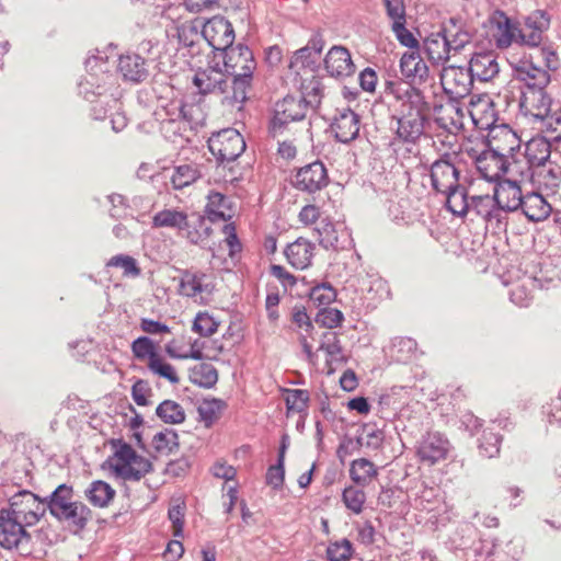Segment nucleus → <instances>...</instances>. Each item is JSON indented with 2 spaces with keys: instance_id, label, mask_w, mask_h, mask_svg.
<instances>
[{
  "instance_id": "48",
  "label": "nucleus",
  "mask_w": 561,
  "mask_h": 561,
  "mask_svg": "<svg viewBox=\"0 0 561 561\" xmlns=\"http://www.w3.org/2000/svg\"><path fill=\"white\" fill-rule=\"evenodd\" d=\"M316 232L320 245L324 249L337 250L343 248V244L340 243L335 226L332 222L325 220L320 221L319 226L316 228Z\"/></svg>"
},
{
  "instance_id": "37",
  "label": "nucleus",
  "mask_w": 561,
  "mask_h": 561,
  "mask_svg": "<svg viewBox=\"0 0 561 561\" xmlns=\"http://www.w3.org/2000/svg\"><path fill=\"white\" fill-rule=\"evenodd\" d=\"M112 470L117 478L139 481L152 470V463L149 459L137 455L130 466H112Z\"/></svg>"
},
{
  "instance_id": "31",
  "label": "nucleus",
  "mask_w": 561,
  "mask_h": 561,
  "mask_svg": "<svg viewBox=\"0 0 561 561\" xmlns=\"http://www.w3.org/2000/svg\"><path fill=\"white\" fill-rule=\"evenodd\" d=\"M168 113L180 116L186 127L190 126V128L197 127L204 122L202 106L196 103L172 101L168 104Z\"/></svg>"
},
{
  "instance_id": "30",
  "label": "nucleus",
  "mask_w": 561,
  "mask_h": 561,
  "mask_svg": "<svg viewBox=\"0 0 561 561\" xmlns=\"http://www.w3.org/2000/svg\"><path fill=\"white\" fill-rule=\"evenodd\" d=\"M284 253L293 267L304 270L311 264L313 245L308 240L298 238L286 247Z\"/></svg>"
},
{
  "instance_id": "11",
  "label": "nucleus",
  "mask_w": 561,
  "mask_h": 561,
  "mask_svg": "<svg viewBox=\"0 0 561 561\" xmlns=\"http://www.w3.org/2000/svg\"><path fill=\"white\" fill-rule=\"evenodd\" d=\"M290 184L300 192L314 194L328 186V170L323 162L316 160L298 168L290 180Z\"/></svg>"
},
{
  "instance_id": "38",
  "label": "nucleus",
  "mask_w": 561,
  "mask_h": 561,
  "mask_svg": "<svg viewBox=\"0 0 561 561\" xmlns=\"http://www.w3.org/2000/svg\"><path fill=\"white\" fill-rule=\"evenodd\" d=\"M188 378L194 385L210 389L218 381V370L209 363H201L190 368Z\"/></svg>"
},
{
  "instance_id": "34",
  "label": "nucleus",
  "mask_w": 561,
  "mask_h": 561,
  "mask_svg": "<svg viewBox=\"0 0 561 561\" xmlns=\"http://www.w3.org/2000/svg\"><path fill=\"white\" fill-rule=\"evenodd\" d=\"M83 494L92 506L105 508L113 502L116 491L107 482L94 480L87 486Z\"/></svg>"
},
{
  "instance_id": "52",
  "label": "nucleus",
  "mask_w": 561,
  "mask_h": 561,
  "mask_svg": "<svg viewBox=\"0 0 561 561\" xmlns=\"http://www.w3.org/2000/svg\"><path fill=\"white\" fill-rule=\"evenodd\" d=\"M152 445L158 453L170 454L179 447V436L174 430H165L153 436Z\"/></svg>"
},
{
  "instance_id": "20",
  "label": "nucleus",
  "mask_w": 561,
  "mask_h": 561,
  "mask_svg": "<svg viewBox=\"0 0 561 561\" xmlns=\"http://www.w3.org/2000/svg\"><path fill=\"white\" fill-rule=\"evenodd\" d=\"M514 76L522 83L520 91L542 90L551 81L550 73L529 61H520L514 68Z\"/></svg>"
},
{
  "instance_id": "45",
  "label": "nucleus",
  "mask_w": 561,
  "mask_h": 561,
  "mask_svg": "<svg viewBox=\"0 0 561 561\" xmlns=\"http://www.w3.org/2000/svg\"><path fill=\"white\" fill-rule=\"evenodd\" d=\"M156 414L168 424H180L185 421L184 409L172 400L161 402L156 409Z\"/></svg>"
},
{
  "instance_id": "2",
  "label": "nucleus",
  "mask_w": 561,
  "mask_h": 561,
  "mask_svg": "<svg viewBox=\"0 0 561 561\" xmlns=\"http://www.w3.org/2000/svg\"><path fill=\"white\" fill-rule=\"evenodd\" d=\"M225 72L231 79V98L242 104L248 99L256 61L252 50L242 44L230 46L221 53Z\"/></svg>"
},
{
  "instance_id": "22",
  "label": "nucleus",
  "mask_w": 561,
  "mask_h": 561,
  "mask_svg": "<svg viewBox=\"0 0 561 561\" xmlns=\"http://www.w3.org/2000/svg\"><path fill=\"white\" fill-rule=\"evenodd\" d=\"M330 128L337 141L347 144L359 134V115L350 108L340 110Z\"/></svg>"
},
{
  "instance_id": "36",
  "label": "nucleus",
  "mask_w": 561,
  "mask_h": 561,
  "mask_svg": "<svg viewBox=\"0 0 561 561\" xmlns=\"http://www.w3.org/2000/svg\"><path fill=\"white\" fill-rule=\"evenodd\" d=\"M446 197V208L454 215L462 217L470 211V197L463 182L456 188L440 193Z\"/></svg>"
},
{
  "instance_id": "6",
  "label": "nucleus",
  "mask_w": 561,
  "mask_h": 561,
  "mask_svg": "<svg viewBox=\"0 0 561 561\" xmlns=\"http://www.w3.org/2000/svg\"><path fill=\"white\" fill-rule=\"evenodd\" d=\"M27 528L2 508L0 511V547L5 550H16L22 556L31 554L33 543Z\"/></svg>"
},
{
  "instance_id": "46",
  "label": "nucleus",
  "mask_w": 561,
  "mask_h": 561,
  "mask_svg": "<svg viewBox=\"0 0 561 561\" xmlns=\"http://www.w3.org/2000/svg\"><path fill=\"white\" fill-rule=\"evenodd\" d=\"M201 178V172L195 164H181L176 167L171 176L172 186L175 190H181L191 185Z\"/></svg>"
},
{
  "instance_id": "19",
  "label": "nucleus",
  "mask_w": 561,
  "mask_h": 561,
  "mask_svg": "<svg viewBox=\"0 0 561 561\" xmlns=\"http://www.w3.org/2000/svg\"><path fill=\"white\" fill-rule=\"evenodd\" d=\"M450 449L449 440L439 433H428L417 446V456L422 462L434 465L446 459Z\"/></svg>"
},
{
  "instance_id": "64",
  "label": "nucleus",
  "mask_w": 561,
  "mask_h": 561,
  "mask_svg": "<svg viewBox=\"0 0 561 561\" xmlns=\"http://www.w3.org/2000/svg\"><path fill=\"white\" fill-rule=\"evenodd\" d=\"M148 368L153 374L169 380L173 385L179 383L180 381L174 367L171 364L162 362L161 357L153 359L152 362H148Z\"/></svg>"
},
{
  "instance_id": "5",
  "label": "nucleus",
  "mask_w": 561,
  "mask_h": 561,
  "mask_svg": "<svg viewBox=\"0 0 561 561\" xmlns=\"http://www.w3.org/2000/svg\"><path fill=\"white\" fill-rule=\"evenodd\" d=\"M11 516L32 527L36 525L48 511V495L39 497L28 490H21L9 500V507L4 508Z\"/></svg>"
},
{
  "instance_id": "41",
  "label": "nucleus",
  "mask_w": 561,
  "mask_h": 561,
  "mask_svg": "<svg viewBox=\"0 0 561 561\" xmlns=\"http://www.w3.org/2000/svg\"><path fill=\"white\" fill-rule=\"evenodd\" d=\"M424 49L427 57L436 64L445 62L449 59V48H447L442 30L437 33L436 37H427L424 42Z\"/></svg>"
},
{
  "instance_id": "56",
  "label": "nucleus",
  "mask_w": 561,
  "mask_h": 561,
  "mask_svg": "<svg viewBox=\"0 0 561 561\" xmlns=\"http://www.w3.org/2000/svg\"><path fill=\"white\" fill-rule=\"evenodd\" d=\"M528 285H533L531 279H527V283H514L510 289V300L518 307H527L531 299V289Z\"/></svg>"
},
{
  "instance_id": "1",
  "label": "nucleus",
  "mask_w": 561,
  "mask_h": 561,
  "mask_svg": "<svg viewBox=\"0 0 561 561\" xmlns=\"http://www.w3.org/2000/svg\"><path fill=\"white\" fill-rule=\"evenodd\" d=\"M48 512L73 534L82 531L93 517L92 510L75 499L73 486L67 483L59 484L48 495Z\"/></svg>"
},
{
  "instance_id": "10",
  "label": "nucleus",
  "mask_w": 561,
  "mask_h": 561,
  "mask_svg": "<svg viewBox=\"0 0 561 561\" xmlns=\"http://www.w3.org/2000/svg\"><path fill=\"white\" fill-rule=\"evenodd\" d=\"M242 135L234 128H227L214 134L208 140L210 152L220 162L234 161L245 150Z\"/></svg>"
},
{
  "instance_id": "7",
  "label": "nucleus",
  "mask_w": 561,
  "mask_h": 561,
  "mask_svg": "<svg viewBox=\"0 0 561 561\" xmlns=\"http://www.w3.org/2000/svg\"><path fill=\"white\" fill-rule=\"evenodd\" d=\"M457 160L456 152H445L430 165L431 185L436 193L456 188L462 182Z\"/></svg>"
},
{
  "instance_id": "43",
  "label": "nucleus",
  "mask_w": 561,
  "mask_h": 561,
  "mask_svg": "<svg viewBox=\"0 0 561 561\" xmlns=\"http://www.w3.org/2000/svg\"><path fill=\"white\" fill-rule=\"evenodd\" d=\"M319 350L325 352L329 357L328 363H346V357L343 355V348L336 332H324Z\"/></svg>"
},
{
  "instance_id": "35",
  "label": "nucleus",
  "mask_w": 561,
  "mask_h": 561,
  "mask_svg": "<svg viewBox=\"0 0 561 561\" xmlns=\"http://www.w3.org/2000/svg\"><path fill=\"white\" fill-rule=\"evenodd\" d=\"M211 227L208 225V218L199 214H186V225H183L181 233L194 244L203 243L210 236Z\"/></svg>"
},
{
  "instance_id": "61",
  "label": "nucleus",
  "mask_w": 561,
  "mask_h": 561,
  "mask_svg": "<svg viewBox=\"0 0 561 561\" xmlns=\"http://www.w3.org/2000/svg\"><path fill=\"white\" fill-rule=\"evenodd\" d=\"M343 312L335 308H323L317 314L316 321L323 328L334 329L342 324Z\"/></svg>"
},
{
  "instance_id": "13",
  "label": "nucleus",
  "mask_w": 561,
  "mask_h": 561,
  "mask_svg": "<svg viewBox=\"0 0 561 561\" xmlns=\"http://www.w3.org/2000/svg\"><path fill=\"white\" fill-rule=\"evenodd\" d=\"M202 35L215 51L220 53L232 46L236 37L232 24L221 15L207 20L203 25Z\"/></svg>"
},
{
  "instance_id": "50",
  "label": "nucleus",
  "mask_w": 561,
  "mask_h": 561,
  "mask_svg": "<svg viewBox=\"0 0 561 561\" xmlns=\"http://www.w3.org/2000/svg\"><path fill=\"white\" fill-rule=\"evenodd\" d=\"M497 205L494 194L493 195H474L470 197V211L476 213L484 221L491 216L492 210Z\"/></svg>"
},
{
  "instance_id": "15",
  "label": "nucleus",
  "mask_w": 561,
  "mask_h": 561,
  "mask_svg": "<svg viewBox=\"0 0 561 561\" xmlns=\"http://www.w3.org/2000/svg\"><path fill=\"white\" fill-rule=\"evenodd\" d=\"M488 148L506 160H518L522 140L508 126L494 127L489 133Z\"/></svg>"
},
{
  "instance_id": "42",
  "label": "nucleus",
  "mask_w": 561,
  "mask_h": 561,
  "mask_svg": "<svg viewBox=\"0 0 561 561\" xmlns=\"http://www.w3.org/2000/svg\"><path fill=\"white\" fill-rule=\"evenodd\" d=\"M227 408L226 401L217 398L204 399L198 405L197 411L201 421L206 427H210L217 421L221 412Z\"/></svg>"
},
{
  "instance_id": "51",
  "label": "nucleus",
  "mask_w": 561,
  "mask_h": 561,
  "mask_svg": "<svg viewBox=\"0 0 561 561\" xmlns=\"http://www.w3.org/2000/svg\"><path fill=\"white\" fill-rule=\"evenodd\" d=\"M131 352L134 356L139 360L148 358V362H152L153 359H158L160 357L157 353L153 341L148 336H139L133 341Z\"/></svg>"
},
{
  "instance_id": "63",
  "label": "nucleus",
  "mask_w": 561,
  "mask_h": 561,
  "mask_svg": "<svg viewBox=\"0 0 561 561\" xmlns=\"http://www.w3.org/2000/svg\"><path fill=\"white\" fill-rule=\"evenodd\" d=\"M550 15L545 10H535L525 19L526 30L545 33L550 27Z\"/></svg>"
},
{
  "instance_id": "44",
  "label": "nucleus",
  "mask_w": 561,
  "mask_h": 561,
  "mask_svg": "<svg viewBox=\"0 0 561 561\" xmlns=\"http://www.w3.org/2000/svg\"><path fill=\"white\" fill-rule=\"evenodd\" d=\"M377 469L375 468V465L366 459V458H359L352 462L351 469H350V476L352 480L359 484L365 486L368 484L371 478L377 476Z\"/></svg>"
},
{
  "instance_id": "16",
  "label": "nucleus",
  "mask_w": 561,
  "mask_h": 561,
  "mask_svg": "<svg viewBox=\"0 0 561 561\" xmlns=\"http://www.w3.org/2000/svg\"><path fill=\"white\" fill-rule=\"evenodd\" d=\"M193 82L203 95L219 94L230 104L237 103L231 98V79L218 69L211 68L195 75Z\"/></svg>"
},
{
  "instance_id": "9",
  "label": "nucleus",
  "mask_w": 561,
  "mask_h": 561,
  "mask_svg": "<svg viewBox=\"0 0 561 561\" xmlns=\"http://www.w3.org/2000/svg\"><path fill=\"white\" fill-rule=\"evenodd\" d=\"M385 92L401 101L400 112L426 115L430 104L419 85H408L401 80L385 81Z\"/></svg>"
},
{
  "instance_id": "60",
  "label": "nucleus",
  "mask_w": 561,
  "mask_h": 561,
  "mask_svg": "<svg viewBox=\"0 0 561 561\" xmlns=\"http://www.w3.org/2000/svg\"><path fill=\"white\" fill-rule=\"evenodd\" d=\"M106 265L123 268L124 275L126 276L137 277L141 273V270L137 265V261L133 256L126 254L112 256Z\"/></svg>"
},
{
  "instance_id": "21",
  "label": "nucleus",
  "mask_w": 561,
  "mask_h": 561,
  "mask_svg": "<svg viewBox=\"0 0 561 561\" xmlns=\"http://www.w3.org/2000/svg\"><path fill=\"white\" fill-rule=\"evenodd\" d=\"M552 99L542 90L520 91L519 110L525 116L533 117L536 122L549 114Z\"/></svg>"
},
{
  "instance_id": "29",
  "label": "nucleus",
  "mask_w": 561,
  "mask_h": 561,
  "mask_svg": "<svg viewBox=\"0 0 561 561\" xmlns=\"http://www.w3.org/2000/svg\"><path fill=\"white\" fill-rule=\"evenodd\" d=\"M207 275L202 272L184 270L181 272L179 291L182 296L194 298L203 293H211L214 286L206 282Z\"/></svg>"
},
{
  "instance_id": "33",
  "label": "nucleus",
  "mask_w": 561,
  "mask_h": 561,
  "mask_svg": "<svg viewBox=\"0 0 561 561\" xmlns=\"http://www.w3.org/2000/svg\"><path fill=\"white\" fill-rule=\"evenodd\" d=\"M528 178L535 179L539 186L554 194L561 184V167L549 160L531 171Z\"/></svg>"
},
{
  "instance_id": "27",
  "label": "nucleus",
  "mask_w": 561,
  "mask_h": 561,
  "mask_svg": "<svg viewBox=\"0 0 561 561\" xmlns=\"http://www.w3.org/2000/svg\"><path fill=\"white\" fill-rule=\"evenodd\" d=\"M117 68L124 80L133 83H140L149 76L147 61L138 54L122 55Z\"/></svg>"
},
{
  "instance_id": "32",
  "label": "nucleus",
  "mask_w": 561,
  "mask_h": 561,
  "mask_svg": "<svg viewBox=\"0 0 561 561\" xmlns=\"http://www.w3.org/2000/svg\"><path fill=\"white\" fill-rule=\"evenodd\" d=\"M519 209L533 222L545 220L552 210L550 204L538 193L525 195Z\"/></svg>"
},
{
  "instance_id": "54",
  "label": "nucleus",
  "mask_w": 561,
  "mask_h": 561,
  "mask_svg": "<svg viewBox=\"0 0 561 561\" xmlns=\"http://www.w3.org/2000/svg\"><path fill=\"white\" fill-rule=\"evenodd\" d=\"M342 501L354 514H360L366 502V494L355 486H347L342 493Z\"/></svg>"
},
{
  "instance_id": "4",
  "label": "nucleus",
  "mask_w": 561,
  "mask_h": 561,
  "mask_svg": "<svg viewBox=\"0 0 561 561\" xmlns=\"http://www.w3.org/2000/svg\"><path fill=\"white\" fill-rule=\"evenodd\" d=\"M318 99L307 101L304 95H286L276 102L274 115L270 123V130L273 136L280 134L289 123L299 122L307 117L310 111H316Z\"/></svg>"
},
{
  "instance_id": "17",
  "label": "nucleus",
  "mask_w": 561,
  "mask_h": 561,
  "mask_svg": "<svg viewBox=\"0 0 561 561\" xmlns=\"http://www.w3.org/2000/svg\"><path fill=\"white\" fill-rule=\"evenodd\" d=\"M511 160L500 157L489 148L474 158L478 173L488 182L497 183L506 173L513 174Z\"/></svg>"
},
{
  "instance_id": "23",
  "label": "nucleus",
  "mask_w": 561,
  "mask_h": 561,
  "mask_svg": "<svg viewBox=\"0 0 561 561\" xmlns=\"http://www.w3.org/2000/svg\"><path fill=\"white\" fill-rule=\"evenodd\" d=\"M473 80L489 82L500 72L496 56L492 51L476 53L472 55L468 67Z\"/></svg>"
},
{
  "instance_id": "14",
  "label": "nucleus",
  "mask_w": 561,
  "mask_h": 561,
  "mask_svg": "<svg viewBox=\"0 0 561 561\" xmlns=\"http://www.w3.org/2000/svg\"><path fill=\"white\" fill-rule=\"evenodd\" d=\"M473 81L469 69L465 67H445L440 73L443 91L454 100L463 99L469 95Z\"/></svg>"
},
{
  "instance_id": "53",
  "label": "nucleus",
  "mask_w": 561,
  "mask_h": 561,
  "mask_svg": "<svg viewBox=\"0 0 561 561\" xmlns=\"http://www.w3.org/2000/svg\"><path fill=\"white\" fill-rule=\"evenodd\" d=\"M310 300L318 306H329L336 298V290L330 283H320L310 288Z\"/></svg>"
},
{
  "instance_id": "18",
  "label": "nucleus",
  "mask_w": 561,
  "mask_h": 561,
  "mask_svg": "<svg viewBox=\"0 0 561 561\" xmlns=\"http://www.w3.org/2000/svg\"><path fill=\"white\" fill-rule=\"evenodd\" d=\"M400 71L404 84L421 85L428 79L430 69L417 50L405 51L400 58Z\"/></svg>"
},
{
  "instance_id": "26",
  "label": "nucleus",
  "mask_w": 561,
  "mask_h": 561,
  "mask_svg": "<svg viewBox=\"0 0 561 561\" xmlns=\"http://www.w3.org/2000/svg\"><path fill=\"white\" fill-rule=\"evenodd\" d=\"M493 194L497 202V206L511 211H517L525 197L516 180L499 181L495 183Z\"/></svg>"
},
{
  "instance_id": "3",
  "label": "nucleus",
  "mask_w": 561,
  "mask_h": 561,
  "mask_svg": "<svg viewBox=\"0 0 561 561\" xmlns=\"http://www.w3.org/2000/svg\"><path fill=\"white\" fill-rule=\"evenodd\" d=\"M490 23L496 28L497 33L494 35L497 48L504 49L510 47L514 42L529 47H537L541 44L543 33L519 28L512 23L511 19L501 10H495L490 16Z\"/></svg>"
},
{
  "instance_id": "58",
  "label": "nucleus",
  "mask_w": 561,
  "mask_h": 561,
  "mask_svg": "<svg viewBox=\"0 0 561 561\" xmlns=\"http://www.w3.org/2000/svg\"><path fill=\"white\" fill-rule=\"evenodd\" d=\"M501 436L493 432H483L479 443L480 454L486 458H493L500 453Z\"/></svg>"
},
{
  "instance_id": "12",
  "label": "nucleus",
  "mask_w": 561,
  "mask_h": 561,
  "mask_svg": "<svg viewBox=\"0 0 561 561\" xmlns=\"http://www.w3.org/2000/svg\"><path fill=\"white\" fill-rule=\"evenodd\" d=\"M105 62L98 57L89 58L85 61V68L88 76L84 82L79 84L80 93L83 98L90 102H95L94 98L106 96L107 88L106 84L112 78L108 71L104 70Z\"/></svg>"
},
{
  "instance_id": "59",
  "label": "nucleus",
  "mask_w": 561,
  "mask_h": 561,
  "mask_svg": "<svg viewBox=\"0 0 561 561\" xmlns=\"http://www.w3.org/2000/svg\"><path fill=\"white\" fill-rule=\"evenodd\" d=\"M309 392L305 389H288L286 396V407L288 410L304 412L308 408Z\"/></svg>"
},
{
  "instance_id": "55",
  "label": "nucleus",
  "mask_w": 561,
  "mask_h": 561,
  "mask_svg": "<svg viewBox=\"0 0 561 561\" xmlns=\"http://www.w3.org/2000/svg\"><path fill=\"white\" fill-rule=\"evenodd\" d=\"M219 322L208 312H198L193 321L192 330L201 336H210L217 332Z\"/></svg>"
},
{
  "instance_id": "49",
  "label": "nucleus",
  "mask_w": 561,
  "mask_h": 561,
  "mask_svg": "<svg viewBox=\"0 0 561 561\" xmlns=\"http://www.w3.org/2000/svg\"><path fill=\"white\" fill-rule=\"evenodd\" d=\"M542 131L546 133L545 139L559 140L561 138V110L552 111L539 118Z\"/></svg>"
},
{
  "instance_id": "39",
  "label": "nucleus",
  "mask_w": 561,
  "mask_h": 561,
  "mask_svg": "<svg viewBox=\"0 0 561 561\" xmlns=\"http://www.w3.org/2000/svg\"><path fill=\"white\" fill-rule=\"evenodd\" d=\"M156 115L160 121V130L164 138L173 140L178 136H182L186 131V125L180 116L168 113V105Z\"/></svg>"
},
{
  "instance_id": "24",
  "label": "nucleus",
  "mask_w": 561,
  "mask_h": 561,
  "mask_svg": "<svg viewBox=\"0 0 561 561\" xmlns=\"http://www.w3.org/2000/svg\"><path fill=\"white\" fill-rule=\"evenodd\" d=\"M324 67L331 77H350L355 72L348 49L343 46H333L324 58Z\"/></svg>"
},
{
  "instance_id": "40",
  "label": "nucleus",
  "mask_w": 561,
  "mask_h": 561,
  "mask_svg": "<svg viewBox=\"0 0 561 561\" xmlns=\"http://www.w3.org/2000/svg\"><path fill=\"white\" fill-rule=\"evenodd\" d=\"M183 225H186V214L174 208L158 211L152 218L154 228H172L181 232Z\"/></svg>"
},
{
  "instance_id": "57",
  "label": "nucleus",
  "mask_w": 561,
  "mask_h": 561,
  "mask_svg": "<svg viewBox=\"0 0 561 561\" xmlns=\"http://www.w3.org/2000/svg\"><path fill=\"white\" fill-rule=\"evenodd\" d=\"M352 553V542L346 538L331 542L327 548V557L330 561H348Z\"/></svg>"
},
{
  "instance_id": "25",
  "label": "nucleus",
  "mask_w": 561,
  "mask_h": 561,
  "mask_svg": "<svg viewBox=\"0 0 561 561\" xmlns=\"http://www.w3.org/2000/svg\"><path fill=\"white\" fill-rule=\"evenodd\" d=\"M396 119V134L402 141L415 142L423 135L426 115L400 112Z\"/></svg>"
},
{
  "instance_id": "28",
  "label": "nucleus",
  "mask_w": 561,
  "mask_h": 561,
  "mask_svg": "<svg viewBox=\"0 0 561 561\" xmlns=\"http://www.w3.org/2000/svg\"><path fill=\"white\" fill-rule=\"evenodd\" d=\"M442 35H444L447 48L454 53L460 51L472 39V34L466 28L462 21L457 18H450L448 22L443 24Z\"/></svg>"
},
{
  "instance_id": "62",
  "label": "nucleus",
  "mask_w": 561,
  "mask_h": 561,
  "mask_svg": "<svg viewBox=\"0 0 561 561\" xmlns=\"http://www.w3.org/2000/svg\"><path fill=\"white\" fill-rule=\"evenodd\" d=\"M112 445L116 448L114 456L118 461L116 463H110L111 468L112 466H130L138 455L129 444L123 440H113Z\"/></svg>"
},
{
  "instance_id": "8",
  "label": "nucleus",
  "mask_w": 561,
  "mask_h": 561,
  "mask_svg": "<svg viewBox=\"0 0 561 561\" xmlns=\"http://www.w3.org/2000/svg\"><path fill=\"white\" fill-rule=\"evenodd\" d=\"M551 144L550 140L545 138H534L526 144L525 151L517 156L518 160L511 162L513 167V174H518L522 178L528 175L535 169H538L550 160Z\"/></svg>"
},
{
  "instance_id": "47",
  "label": "nucleus",
  "mask_w": 561,
  "mask_h": 561,
  "mask_svg": "<svg viewBox=\"0 0 561 561\" xmlns=\"http://www.w3.org/2000/svg\"><path fill=\"white\" fill-rule=\"evenodd\" d=\"M226 209H228V198L224 194L214 192L208 195L206 213L209 221L229 218L230 216L226 214Z\"/></svg>"
}]
</instances>
